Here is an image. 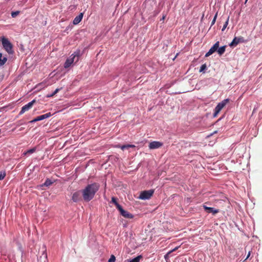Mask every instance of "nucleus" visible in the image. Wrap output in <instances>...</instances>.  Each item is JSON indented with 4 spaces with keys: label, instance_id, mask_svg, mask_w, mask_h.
Segmentation results:
<instances>
[{
    "label": "nucleus",
    "instance_id": "19",
    "mask_svg": "<svg viewBox=\"0 0 262 262\" xmlns=\"http://www.w3.org/2000/svg\"><path fill=\"white\" fill-rule=\"evenodd\" d=\"M112 202L115 204L116 208L119 210L122 206L119 205L118 202H117V199L115 197L112 198Z\"/></svg>",
    "mask_w": 262,
    "mask_h": 262
},
{
    "label": "nucleus",
    "instance_id": "3",
    "mask_svg": "<svg viewBox=\"0 0 262 262\" xmlns=\"http://www.w3.org/2000/svg\"><path fill=\"white\" fill-rule=\"evenodd\" d=\"M2 42L4 48L9 54L13 53L12 45L7 38L3 37L2 38Z\"/></svg>",
    "mask_w": 262,
    "mask_h": 262
},
{
    "label": "nucleus",
    "instance_id": "7",
    "mask_svg": "<svg viewBox=\"0 0 262 262\" xmlns=\"http://www.w3.org/2000/svg\"><path fill=\"white\" fill-rule=\"evenodd\" d=\"M163 146V143L159 141H152L148 145L150 149H157Z\"/></svg>",
    "mask_w": 262,
    "mask_h": 262
},
{
    "label": "nucleus",
    "instance_id": "6",
    "mask_svg": "<svg viewBox=\"0 0 262 262\" xmlns=\"http://www.w3.org/2000/svg\"><path fill=\"white\" fill-rule=\"evenodd\" d=\"M219 47V41H217L209 50V51L205 54V57H209L213 53L217 51Z\"/></svg>",
    "mask_w": 262,
    "mask_h": 262
},
{
    "label": "nucleus",
    "instance_id": "33",
    "mask_svg": "<svg viewBox=\"0 0 262 262\" xmlns=\"http://www.w3.org/2000/svg\"><path fill=\"white\" fill-rule=\"evenodd\" d=\"M250 254H251V251H249L248 252V255H247V256L246 258H245V260H247V259H248L249 258V257H250Z\"/></svg>",
    "mask_w": 262,
    "mask_h": 262
},
{
    "label": "nucleus",
    "instance_id": "31",
    "mask_svg": "<svg viewBox=\"0 0 262 262\" xmlns=\"http://www.w3.org/2000/svg\"><path fill=\"white\" fill-rule=\"evenodd\" d=\"M171 253H169V252L164 255V258L166 260V261H167L169 259V255Z\"/></svg>",
    "mask_w": 262,
    "mask_h": 262
},
{
    "label": "nucleus",
    "instance_id": "32",
    "mask_svg": "<svg viewBox=\"0 0 262 262\" xmlns=\"http://www.w3.org/2000/svg\"><path fill=\"white\" fill-rule=\"evenodd\" d=\"M180 246H178V247H175L174 249H173L172 250H170L169 251V253H172L174 251H176V250H177L179 248H180Z\"/></svg>",
    "mask_w": 262,
    "mask_h": 262
},
{
    "label": "nucleus",
    "instance_id": "29",
    "mask_svg": "<svg viewBox=\"0 0 262 262\" xmlns=\"http://www.w3.org/2000/svg\"><path fill=\"white\" fill-rule=\"evenodd\" d=\"M229 18V17H228L227 19L226 20V22L225 23V24H224V25L223 26V27L222 28V31H224L226 28V27H227V26L228 25Z\"/></svg>",
    "mask_w": 262,
    "mask_h": 262
},
{
    "label": "nucleus",
    "instance_id": "35",
    "mask_svg": "<svg viewBox=\"0 0 262 262\" xmlns=\"http://www.w3.org/2000/svg\"><path fill=\"white\" fill-rule=\"evenodd\" d=\"M246 260H245V259L243 260V262H246Z\"/></svg>",
    "mask_w": 262,
    "mask_h": 262
},
{
    "label": "nucleus",
    "instance_id": "16",
    "mask_svg": "<svg viewBox=\"0 0 262 262\" xmlns=\"http://www.w3.org/2000/svg\"><path fill=\"white\" fill-rule=\"evenodd\" d=\"M7 61V58L6 57H3V55L1 53H0V66H2L5 64V63Z\"/></svg>",
    "mask_w": 262,
    "mask_h": 262
},
{
    "label": "nucleus",
    "instance_id": "8",
    "mask_svg": "<svg viewBox=\"0 0 262 262\" xmlns=\"http://www.w3.org/2000/svg\"><path fill=\"white\" fill-rule=\"evenodd\" d=\"M245 42V40H244V38L243 37H235L232 41L230 43L229 46L230 47H232V46H237L239 43H241V42Z\"/></svg>",
    "mask_w": 262,
    "mask_h": 262
},
{
    "label": "nucleus",
    "instance_id": "4",
    "mask_svg": "<svg viewBox=\"0 0 262 262\" xmlns=\"http://www.w3.org/2000/svg\"><path fill=\"white\" fill-rule=\"evenodd\" d=\"M154 193V190L150 189L148 190H144L141 192L139 196V199L141 200H148L149 199Z\"/></svg>",
    "mask_w": 262,
    "mask_h": 262
},
{
    "label": "nucleus",
    "instance_id": "12",
    "mask_svg": "<svg viewBox=\"0 0 262 262\" xmlns=\"http://www.w3.org/2000/svg\"><path fill=\"white\" fill-rule=\"evenodd\" d=\"M118 210L120 214L125 218L133 219L134 217V215L124 210L122 207Z\"/></svg>",
    "mask_w": 262,
    "mask_h": 262
},
{
    "label": "nucleus",
    "instance_id": "25",
    "mask_svg": "<svg viewBox=\"0 0 262 262\" xmlns=\"http://www.w3.org/2000/svg\"><path fill=\"white\" fill-rule=\"evenodd\" d=\"M6 173L5 171H0V180H3L6 177Z\"/></svg>",
    "mask_w": 262,
    "mask_h": 262
},
{
    "label": "nucleus",
    "instance_id": "24",
    "mask_svg": "<svg viewBox=\"0 0 262 262\" xmlns=\"http://www.w3.org/2000/svg\"><path fill=\"white\" fill-rule=\"evenodd\" d=\"M72 63H71V61L69 59H67L64 63V67L65 68H69L71 65Z\"/></svg>",
    "mask_w": 262,
    "mask_h": 262
},
{
    "label": "nucleus",
    "instance_id": "27",
    "mask_svg": "<svg viewBox=\"0 0 262 262\" xmlns=\"http://www.w3.org/2000/svg\"><path fill=\"white\" fill-rule=\"evenodd\" d=\"M19 11H13L11 12V16L12 17L14 18L16 16H17L19 14Z\"/></svg>",
    "mask_w": 262,
    "mask_h": 262
},
{
    "label": "nucleus",
    "instance_id": "28",
    "mask_svg": "<svg viewBox=\"0 0 262 262\" xmlns=\"http://www.w3.org/2000/svg\"><path fill=\"white\" fill-rule=\"evenodd\" d=\"M116 260V257L114 255H112L108 260V262H115Z\"/></svg>",
    "mask_w": 262,
    "mask_h": 262
},
{
    "label": "nucleus",
    "instance_id": "26",
    "mask_svg": "<svg viewBox=\"0 0 262 262\" xmlns=\"http://www.w3.org/2000/svg\"><path fill=\"white\" fill-rule=\"evenodd\" d=\"M207 68V66L206 64H203L201 66L200 69L199 70L200 72H204V70Z\"/></svg>",
    "mask_w": 262,
    "mask_h": 262
},
{
    "label": "nucleus",
    "instance_id": "34",
    "mask_svg": "<svg viewBox=\"0 0 262 262\" xmlns=\"http://www.w3.org/2000/svg\"><path fill=\"white\" fill-rule=\"evenodd\" d=\"M217 133V131H215V132L213 133V134H215V133Z\"/></svg>",
    "mask_w": 262,
    "mask_h": 262
},
{
    "label": "nucleus",
    "instance_id": "15",
    "mask_svg": "<svg viewBox=\"0 0 262 262\" xmlns=\"http://www.w3.org/2000/svg\"><path fill=\"white\" fill-rule=\"evenodd\" d=\"M83 14L82 13H80L78 16H77L73 20V23L74 25H77L82 20Z\"/></svg>",
    "mask_w": 262,
    "mask_h": 262
},
{
    "label": "nucleus",
    "instance_id": "11",
    "mask_svg": "<svg viewBox=\"0 0 262 262\" xmlns=\"http://www.w3.org/2000/svg\"><path fill=\"white\" fill-rule=\"evenodd\" d=\"M203 207L206 212H207L208 213H211L213 215L219 213L220 211L219 209H215L214 208H212V207H207L205 205H204L203 206Z\"/></svg>",
    "mask_w": 262,
    "mask_h": 262
},
{
    "label": "nucleus",
    "instance_id": "37",
    "mask_svg": "<svg viewBox=\"0 0 262 262\" xmlns=\"http://www.w3.org/2000/svg\"><path fill=\"white\" fill-rule=\"evenodd\" d=\"M247 1H248V0H246V2H245V3H246V2H247Z\"/></svg>",
    "mask_w": 262,
    "mask_h": 262
},
{
    "label": "nucleus",
    "instance_id": "23",
    "mask_svg": "<svg viewBox=\"0 0 262 262\" xmlns=\"http://www.w3.org/2000/svg\"><path fill=\"white\" fill-rule=\"evenodd\" d=\"M36 151V147H34L33 148H31L30 149H29L27 151L25 152L24 153V154L25 155H27V154H33V152H34L35 151Z\"/></svg>",
    "mask_w": 262,
    "mask_h": 262
},
{
    "label": "nucleus",
    "instance_id": "22",
    "mask_svg": "<svg viewBox=\"0 0 262 262\" xmlns=\"http://www.w3.org/2000/svg\"><path fill=\"white\" fill-rule=\"evenodd\" d=\"M52 183L53 182L50 179H47L43 184L42 186L48 187L50 186Z\"/></svg>",
    "mask_w": 262,
    "mask_h": 262
},
{
    "label": "nucleus",
    "instance_id": "21",
    "mask_svg": "<svg viewBox=\"0 0 262 262\" xmlns=\"http://www.w3.org/2000/svg\"><path fill=\"white\" fill-rule=\"evenodd\" d=\"M62 88H57L56 89L54 92L53 93H52V94H48L47 97L48 98H50V97H53L55 95H56Z\"/></svg>",
    "mask_w": 262,
    "mask_h": 262
},
{
    "label": "nucleus",
    "instance_id": "17",
    "mask_svg": "<svg viewBox=\"0 0 262 262\" xmlns=\"http://www.w3.org/2000/svg\"><path fill=\"white\" fill-rule=\"evenodd\" d=\"M117 147L120 148L122 150H124L125 149H128L130 147H135V146L134 145H131V144H127V145H117Z\"/></svg>",
    "mask_w": 262,
    "mask_h": 262
},
{
    "label": "nucleus",
    "instance_id": "14",
    "mask_svg": "<svg viewBox=\"0 0 262 262\" xmlns=\"http://www.w3.org/2000/svg\"><path fill=\"white\" fill-rule=\"evenodd\" d=\"M52 116V114L51 113H48L46 114H43L40 116H39L37 117H36L35 119H34L32 121H31V122H35L38 121H40L42 120H43L45 119L48 118Z\"/></svg>",
    "mask_w": 262,
    "mask_h": 262
},
{
    "label": "nucleus",
    "instance_id": "1",
    "mask_svg": "<svg viewBox=\"0 0 262 262\" xmlns=\"http://www.w3.org/2000/svg\"><path fill=\"white\" fill-rule=\"evenodd\" d=\"M100 187V184L96 182L87 185L81 190L82 199L87 202L93 199Z\"/></svg>",
    "mask_w": 262,
    "mask_h": 262
},
{
    "label": "nucleus",
    "instance_id": "5",
    "mask_svg": "<svg viewBox=\"0 0 262 262\" xmlns=\"http://www.w3.org/2000/svg\"><path fill=\"white\" fill-rule=\"evenodd\" d=\"M36 100L35 99L33 100L32 101L29 102L26 105H24L22 107L20 112H19V115H22L26 111H28L30 108H32L33 105L35 103Z\"/></svg>",
    "mask_w": 262,
    "mask_h": 262
},
{
    "label": "nucleus",
    "instance_id": "36",
    "mask_svg": "<svg viewBox=\"0 0 262 262\" xmlns=\"http://www.w3.org/2000/svg\"><path fill=\"white\" fill-rule=\"evenodd\" d=\"M164 18H165V17H164V16H163V17H162V19H164Z\"/></svg>",
    "mask_w": 262,
    "mask_h": 262
},
{
    "label": "nucleus",
    "instance_id": "10",
    "mask_svg": "<svg viewBox=\"0 0 262 262\" xmlns=\"http://www.w3.org/2000/svg\"><path fill=\"white\" fill-rule=\"evenodd\" d=\"M80 55V50L76 51L69 58H68L70 61H71V63H73L75 59H76V62H77L79 60V57Z\"/></svg>",
    "mask_w": 262,
    "mask_h": 262
},
{
    "label": "nucleus",
    "instance_id": "30",
    "mask_svg": "<svg viewBox=\"0 0 262 262\" xmlns=\"http://www.w3.org/2000/svg\"><path fill=\"white\" fill-rule=\"evenodd\" d=\"M217 16V12L216 13L213 20H212L211 26H213L215 24Z\"/></svg>",
    "mask_w": 262,
    "mask_h": 262
},
{
    "label": "nucleus",
    "instance_id": "2",
    "mask_svg": "<svg viewBox=\"0 0 262 262\" xmlns=\"http://www.w3.org/2000/svg\"><path fill=\"white\" fill-rule=\"evenodd\" d=\"M229 99H226L223 100L222 102L218 103L214 110L213 114V117H216L220 112V111L225 107V106L229 102Z\"/></svg>",
    "mask_w": 262,
    "mask_h": 262
},
{
    "label": "nucleus",
    "instance_id": "18",
    "mask_svg": "<svg viewBox=\"0 0 262 262\" xmlns=\"http://www.w3.org/2000/svg\"><path fill=\"white\" fill-rule=\"evenodd\" d=\"M226 48V46H222L220 48L219 47L216 51L220 55H222L225 52Z\"/></svg>",
    "mask_w": 262,
    "mask_h": 262
},
{
    "label": "nucleus",
    "instance_id": "20",
    "mask_svg": "<svg viewBox=\"0 0 262 262\" xmlns=\"http://www.w3.org/2000/svg\"><path fill=\"white\" fill-rule=\"evenodd\" d=\"M141 258H142V256L139 255L132 259H130V260L128 259L127 262H140V260Z\"/></svg>",
    "mask_w": 262,
    "mask_h": 262
},
{
    "label": "nucleus",
    "instance_id": "9",
    "mask_svg": "<svg viewBox=\"0 0 262 262\" xmlns=\"http://www.w3.org/2000/svg\"><path fill=\"white\" fill-rule=\"evenodd\" d=\"M80 55V50L76 51L69 58H68L70 61H71V63H73L75 59H76V62H77L79 60V57Z\"/></svg>",
    "mask_w": 262,
    "mask_h": 262
},
{
    "label": "nucleus",
    "instance_id": "13",
    "mask_svg": "<svg viewBox=\"0 0 262 262\" xmlns=\"http://www.w3.org/2000/svg\"><path fill=\"white\" fill-rule=\"evenodd\" d=\"M81 191H77L75 192L72 195V200L74 202H77L81 200Z\"/></svg>",
    "mask_w": 262,
    "mask_h": 262
}]
</instances>
